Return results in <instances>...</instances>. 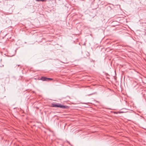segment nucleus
I'll return each instance as SVG.
<instances>
[{
    "instance_id": "nucleus-1",
    "label": "nucleus",
    "mask_w": 146,
    "mask_h": 146,
    "mask_svg": "<svg viewBox=\"0 0 146 146\" xmlns=\"http://www.w3.org/2000/svg\"><path fill=\"white\" fill-rule=\"evenodd\" d=\"M52 106L53 107L59 108L62 109H68V107L67 106L62 105L60 104L54 103L52 104Z\"/></svg>"
},
{
    "instance_id": "nucleus-2",
    "label": "nucleus",
    "mask_w": 146,
    "mask_h": 146,
    "mask_svg": "<svg viewBox=\"0 0 146 146\" xmlns=\"http://www.w3.org/2000/svg\"><path fill=\"white\" fill-rule=\"evenodd\" d=\"M40 79L43 81H47V78L45 77H42Z\"/></svg>"
},
{
    "instance_id": "nucleus-3",
    "label": "nucleus",
    "mask_w": 146,
    "mask_h": 146,
    "mask_svg": "<svg viewBox=\"0 0 146 146\" xmlns=\"http://www.w3.org/2000/svg\"><path fill=\"white\" fill-rule=\"evenodd\" d=\"M128 111H118V113H126V112H128Z\"/></svg>"
},
{
    "instance_id": "nucleus-4",
    "label": "nucleus",
    "mask_w": 146,
    "mask_h": 146,
    "mask_svg": "<svg viewBox=\"0 0 146 146\" xmlns=\"http://www.w3.org/2000/svg\"><path fill=\"white\" fill-rule=\"evenodd\" d=\"M36 1H41L42 2H44L46 1L45 0H36Z\"/></svg>"
},
{
    "instance_id": "nucleus-5",
    "label": "nucleus",
    "mask_w": 146,
    "mask_h": 146,
    "mask_svg": "<svg viewBox=\"0 0 146 146\" xmlns=\"http://www.w3.org/2000/svg\"><path fill=\"white\" fill-rule=\"evenodd\" d=\"M53 79L52 78H47V80H52Z\"/></svg>"
},
{
    "instance_id": "nucleus-6",
    "label": "nucleus",
    "mask_w": 146,
    "mask_h": 146,
    "mask_svg": "<svg viewBox=\"0 0 146 146\" xmlns=\"http://www.w3.org/2000/svg\"><path fill=\"white\" fill-rule=\"evenodd\" d=\"M121 110H124L123 111H126L125 110H127V109H125V108H123Z\"/></svg>"
},
{
    "instance_id": "nucleus-7",
    "label": "nucleus",
    "mask_w": 146,
    "mask_h": 146,
    "mask_svg": "<svg viewBox=\"0 0 146 146\" xmlns=\"http://www.w3.org/2000/svg\"><path fill=\"white\" fill-rule=\"evenodd\" d=\"M113 113H115V114L118 113V112H116V111H114L113 112Z\"/></svg>"
},
{
    "instance_id": "nucleus-8",
    "label": "nucleus",
    "mask_w": 146,
    "mask_h": 146,
    "mask_svg": "<svg viewBox=\"0 0 146 146\" xmlns=\"http://www.w3.org/2000/svg\"><path fill=\"white\" fill-rule=\"evenodd\" d=\"M3 66H4V65H3L2 66H0V67H3Z\"/></svg>"
},
{
    "instance_id": "nucleus-9",
    "label": "nucleus",
    "mask_w": 146,
    "mask_h": 146,
    "mask_svg": "<svg viewBox=\"0 0 146 146\" xmlns=\"http://www.w3.org/2000/svg\"><path fill=\"white\" fill-rule=\"evenodd\" d=\"M67 142H68V143H69V144H70V143L69 141H67Z\"/></svg>"
},
{
    "instance_id": "nucleus-10",
    "label": "nucleus",
    "mask_w": 146,
    "mask_h": 146,
    "mask_svg": "<svg viewBox=\"0 0 146 146\" xmlns=\"http://www.w3.org/2000/svg\"><path fill=\"white\" fill-rule=\"evenodd\" d=\"M0 60H1V61H2V59H1Z\"/></svg>"
}]
</instances>
